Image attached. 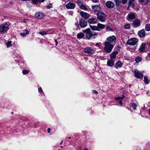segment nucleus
Returning a JSON list of instances; mask_svg holds the SVG:
<instances>
[{"label": "nucleus", "instance_id": "2f4dec72", "mask_svg": "<svg viewBox=\"0 0 150 150\" xmlns=\"http://www.w3.org/2000/svg\"><path fill=\"white\" fill-rule=\"evenodd\" d=\"M80 8L83 10H87V8L84 5H81L80 6Z\"/></svg>", "mask_w": 150, "mask_h": 150}, {"label": "nucleus", "instance_id": "c85d7f7f", "mask_svg": "<svg viewBox=\"0 0 150 150\" xmlns=\"http://www.w3.org/2000/svg\"><path fill=\"white\" fill-rule=\"evenodd\" d=\"M144 83L145 84H148L149 83V81L147 76H145L144 78Z\"/></svg>", "mask_w": 150, "mask_h": 150}, {"label": "nucleus", "instance_id": "bf43d9fd", "mask_svg": "<svg viewBox=\"0 0 150 150\" xmlns=\"http://www.w3.org/2000/svg\"><path fill=\"white\" fill-rule=\"evenodd\" d=\"M71 138V137H69L68 138V139H70Z\"/></svg>", "mask_w": 150, "mask_h": 150}, {"label": "nucleus", "instance_id": "6e6d98bb", "mask_svg": "<svg viewBox=\"0 0 150 150\" xmlns=\"http://www.w3.org/2000/svg\"><path fill=\"white\" fill-rule=\"evenodd\" d=\"M83 150H89L88 149H87V148H85Z\"/></svg>", "mask_w": 150, "mask_h": 150}, {"label": "nucleus", "instance_id": "aec40b11", "mask_svg": "<svg viewBox=\"0 0 150 150\" xmlns=\"http://www.w3.org/2000/svg\"><path fill=\"white\" fill-rule=\"evenodd\" d=\"M92 9L94 11L97 12L99 11L100 9V7L98 5H96L92 6Z\"/></svg>", "mask_w": 150, "mask_h": 150}, {"label": "nucleus", "instance_id": "e433bc0d", "mask_svg": "<svg viewBox=\"0 0 150 150\" xmlns=\"http://www.w3.org/2000/svg\"><path fill=\"white\" fill-rule=\"evenodd\" d=\"M33 3L34 4H36L39 2L38 0H31Z\"/></svg>", "mask_w": 150, "mask_h": 150}, {"label": "nucleus", "instance_id": "a18cd8bd", "mask_svg": "<svg viewBox=\"0 0 150 150\" xmlns=\"http://www.w3.org/2000/svg\"><path fill=\"white\" fill-rule=\"evenodd\" d=\"M28 19H24L23 20V22L25 23H26L27 21H28Z\"/></svg>", "mask_w": 150, "mask_h": 150}, {"label": "nucleus", "instance_id": "cd10ccee", "mask_svg": "<svg viewBox=\"0 0 150 150\" xmlns=\"http://www.w3.org/2000/svg\"><path fill=\"white\" fill-rule=\"evenodd\" d=\"M145 29L146 31L150 30V24H146L145 27Z\"/></svg>", "mask_w": 150, "mask_h": 150}, {"label": "nucleus", "instance_id": "f257e3e1", "mask_svg": "<svg viewBox=\"0 0 150 150\" xmlns=\"http://www.w3.org/2000/svg\"><path fill=\"white\" fill-rule=\"evenodd\" d=\"M83 33L86 35V36L88 40L91 38L95 39L97 36V34L94 32L91 31L90 29H86L83 31Z\"/></svg>", "mask_w": 150, "mask_h": 150}, {"label": "nucleus", "instance_id": "423d86ee", "mask_svg": "<svg viewBox=\"0 0 150 150\" xmlns=\"http://www.w3.org/2000/svg\"><path fill=\"white\" fill-rule=\"evenodd\" d=\"M83 51L85 53L89 54H92L94 53L95 50L93 48L87 47L84 49Z\"/></svg>", "mask_w": 150, "mask_h": 150}, {"label": "nucleus", "instance_id": "c03bdc74", "mask_svg": "<svg viewBox=\"0 0 150 150\" xmlns=\"http://www.w3.org/2000/svg\"><path fill=\"white\" fill-rule=\"evenodd\" d=\"M94 3H97L98 2V0H91Z\"/></svg>", "mask_w": 150, "mask_h": 150}, {"label": "nucleus", "instance_id": "0e129e2a", "mask_svg": "<svg viewBox=\"0 0 150 150\" xmlns=\"http://www.w3.org/2000/svg\"><path fill=\"white\" fill-rule=\"evenodd\" d=\"M149 45H150V42H149Z\"/></svg>", "mask_w": 150, "mask_h": 150}, {"label": "nucleus", "instance_id": "680f3d73", "mask_svg": "<svg viewBox=\"0 0 150 150\" xmlns=\"http://www.w3.org/2000/svg\"><path fill=\"white\" fill-rule=\"evenodd\" d=\"M11 113H12V114H13V112H11Z\"/></svg>", "mask_w": 150, "mask_h": 150}, {"label": "nucleus", "instance_id": "393cba45", "mask_svg": "<svg viewBox=\"0 0 150 150\" xmlns=\"http://www.w3.org/2000/svg\"><path fill=\"white\" fill-rule=\"evenodd\" d=\"M98 27V29H103L105 27V25L99 23L97 24Z\"/></svg>", "mask_w": 150, "mask_h": 150}, {"label": "nucleus", "instance_id": "37998d69", "mask_svg": "<svg viewBox=\"0 0 150 150\" xmlns=\"http://www.w3.org/2000/svg\"><path fill=\"white\" fill-rule=\"evenodd\" d=\"M92 92L93 93H95V94H97L98 93V92L95 90H93Z\"/></svg>", "mask_w": 150, "mask_h": 150}, {"label": "nucleus", "instance_id": "72a5a7b5", "mask_svg": "<svg viewBox=\"0 0 150 150\" xmlns=\"http://www.w3.org/2000/svg\"><path fill=\"white\" fill-rule=\"evenodd\" d=\"M83 2L82 0H77L76 1V3L78 4V5L82 4Z\"/></svg>", "mask_w": 150, "mask_h": 150}, {"label": "nucleus", "instance_id": "7ed1b4c3", "mask_svg": "<svg viewBox=\"0 0 150 150\" xmlns=\"http://www.w3.org/2000/svg\"><path fill=\"white\" fill-rule=\"evenodd\" d=\"M98 19L101 22H105L106 20V15L103 13L99 12L97 13Z\"/></svg>", "mask_w": 150, "mask_h": 150}, {"label": "nucleus", "instance_id": "c9c22d12", "mask_svg": "<svg viewBox=\"0 0 150 150\" xmlns=\"http://www.w3.org/2000/svg\"><path fill=\"white\" fill-rule=\"evenodd\" d=\"M124 28L126 29H129L130 28V25L129 24H127L124 26Z\"/></svg>", "mask_w": 150, "mask_h": 150}, {"label": "nucleus", "instance_id": "6ab92c4d", "mask_svg": "<svg viewBox=\"0 0 150 150\" xmlns=\"http://www.w3.org/2000/svg\"><path fill=\"white\" fill-rule=\"evenodd\" d=\"M88 22L91 24H95L97 22V20L94 18H91L88 20Z\"/></svg>", "mask_w": 150, "mask_h": 150}, {"label": "nucleus", "instance_id": "4d7b16f0", "mask_svg": "<svg viewBox=\"0 0 150 150\" xmlns=\"http://www.w3.org/2000/svg\"><path fill=\"white\" fill-rule=\"evenodd\" d=\"M63 142V141H62V142H60V145L62 144V142Z\"/></svg>", "mask_w": 150, "mask_h": 150}, {"label": "nucleus", "instance_id": "ddd939ff", "mask_svg": "<svg viewBox=\"0 0 150 150\" xmlns=\"http://www.w3.org/2000/svg\"><path fill=\"white\" fill-rule=\"evenodd\" d=\"M81 16L84 18L87 19L90 16V14L86 12L81 11L80 12Z\"/></svg>", "mask_w": 150, "mask_h": 150}, {"label": "nucleus", "instance_id": "864d4df0", "mask_svg": "<svg viewBox=\"0 0 150 150\" xmlns=\"http://www.w3.org/2000/svg\"><path fill=\"white\" fill-rule=\"evenodd\" d=\"M140 2H144L145 0H138Z\"/></svg>", "mask_w": 150, "mask_h": 150}, {"label": "nucleus", "instance_id": "20e7f679", "mask_svg": "<svg viewBox=\"0 0 150 150\" xmlns=\"http://www.w3.org/2000/svg\"><path fill=\"white\" fill-rule=\"evenodd\" d=\"M10 23L9 22H6L4 25H0V31L3 32L7 30L9 28V25Z\"/></svg>", "mask_w": 150, "mask_h": 150}, {"label": "nucleus", "instance_id": "bb28decb", "mask_svg": "<svg viewBox=\"0 0 150 150\" xmlns=\"http://www.w3.org/2000/svg\"><path fill=\"white\" fill-rule=\"evenodd\" d=\"M142 58L140 57H137L135 59V61L136 62L139 63L141 61Z\"/></svg>", "mask_w": 150, "mask_h": 150}, {"label": "nucleus", "instance_id": "79ce46f5", "mask_svg": "<svg viewBox=\"0 0 150 150\" xmlns=\"http://www.w3.org/2000/svg\"><path fill=\"white\" fill-rule=\"evenodd\" d=\"M127 1V0H122V2L123 4L126 3Z\"/></svg>", "mask_w": 150, "mask_h": 150}, {"label": "nucleus", "instance_id": "603ef678", "mask_svg": "<svg viewBox=\"0 0 150 150\" xmlns=\"http://www.w3.org/2000/svg\"><path fill=\"white\" fill-rule=\"evenodd\" d=\"M119 103L120 105H122V103L121 100L120 101Z\"/></svg>", "mask_w": 150, "mask_h": 150}, {"label": "nucleus", "instance_id": "4be33fe9", "mask_svg": "<svg viewBox=\"0 0 150 150\" xmlns=\"http://www.w3.org/2000/svg\"><path fill=\"white\" fill-rule=\"evenodd\" d=\"M117 54L118 52H115L111 53L110 55L111 59L113 60L115 59L116 57V55Z\"/></svg>", "mask_w": 150, "mask_h": 150}, {"label": "nucleus", "instance_id": "5fc2aeb1", "mask_svg": "<svg viewBox=\"0 0 150 150\" xmlns=\"http://www.w3.org/2000/svg\"><path fill=\"white\" fill-rule=\"evenodd\" d=\"M110 28V27L108 26H107L106 27V29L107 30H108V29Z\"/></svg>", "mask_w": 150, "mask_h": 150}, {"label": "nucleus", "instance_id": "e2e57ef3", "mask_svg": "<svg viewBox=\"0 0 150 150\" xmlns=\"http://www.w3.org/2000/svg\"><path fill=\"white\" fill-rule=\"evenodd\" d=\"M149 113L150 114V110H149Z\"/></svg>", "mask_w": 150, "mask_h": 150}, {"label": "nucleus", "instance_id": "ea45409f", "mask_svg": "<svg viewBox=\"0 0 150 150\" xmlns=\"http://www.w3.org/2000/svg\"><path fill=\"white\" fill-rule=\"evenodd\" d=\"M39 33L40 34L42 35H44L47 34V33L45 31L41 32Z\"/></svg>", "mask_w": 150, "mask_h": 150}, {"label": "nucleus", "instance_id": "473e14b6", "mask_svg": "<svg viewBox=\"0 0 150 150\" xmlns=\"http://www.w3.org/2000/svg\"><path fill=\"white\" fill-rule=\"evenodd\" d=\"M6 46L7 47H9L11 46V41H9L6 43Z\"/></svg>", "mask_w": 150, "mask_h": 150}, {"label": "nucleus", "instance_id": "f3484780", "mask_svg": "<svg viewBox=\"0 0 150 150\" xmlns=\"http://www.w3.org/2000/svg\"><path fill=\"white\" fill-rule=\"evenodd\" d=\"M122 64H123L122 62L120 61H118L115 63V68L117 69L121 68L122 67Z\"/></svg>", "mask_w": 150, "mask_h": 150}, {"label": "nucleus", "instance_id": "052dcab7", "mask_svg": "<svg viewBox=\"0 0 150 150\" xmlns=\"http://www.w3.org/2000/svg\"><path fill=\"white\" fill-rule=\"evenodd\" d=\"M98 43H96V45L98 46Z\"/></svg>", "mask_w": 150, "mask_h": 150}, {"label": "nucleus", "instance_id": "0eeeda50", "mask_svg": "<svg viewBox=\"0 0 150 150\" xmlns=\"http://www.w3.org/2000/svg\"><path fill=\"white\" fill-rule=\"evenodd\" d=\"M138 41L137 39L135 38H131L128 40L126 42L127 44L130 45H134Z\"/></svg>", "mask_w": 150, "mask_h": 150}, {"label": "nucleus", "instance_id": "39448f33", "mask_svg": "<svg viewBox=\"0 0 150 150\" xmlns=\"http://www.w3.org/2000/svg\"><path fill=\"white\" fill-rule=\"evenodd\" d=\"M116 38L115 36L113 35L109 37L107 39V41L106 42H108L110 44H112L114 45L116 42Z\"/></svg>", "mask_w": 150, "mask_h": 150}, {"label": "nucleus", "instance_id": "b1692460", "mask_svg": "<svg viewBox=\"0 0 150 150\" xmlns=\"http://www.w3.org/2000/svg\"><path fill=\"white\" fill-rule=\"evenodd\" d=\"M84 36V33H80L78 34L77 35L78 38L81 39Z\"/></svg>", "mask_w": 150, "mask_h": 150}, {"label": "nucleus", "instance_id": "13d9d810", "mask_svg": "<svg viewBox=\"0 0 150 150\" xmlns=\"http://www.w3.org/2000/svg\"><path fill=\"white\" fill-rule=\"evenodd\" d=\"M23 1H29V0H22Z\"/></svg>", "mask_w": 150, "mask_h": 150}, {"label": "nucleus", "instance_id": "f03ea898", "mask_svg": "<svg viewBox=\"0 0 150 150\" xmlns=\"http://www.w3.org/2000/svg\"><path fill=\"white\" fill-rule=\"evenodd\" d=\"M105 47L104 50L107 53H110L112 51L114 45L110 44L108 42H105L104 43Z\"/></svg>", "mask_w": 150, "mask_h": 150}, {"label": "nucleus", "instance_id": "8fccbe9b", "mask_svg": "<svg viewBox=\"0 0 150 150\" xmlns=\"http://www.w3.org/2000/svg\"><path fill=\"white\" fill-rule=\"evenodd\" d=\"M45 0H38L39 2H43Z\"/></svg>", "mask_w": 150, "mask_h": 150}, {"label": "nucleus", "instance_id": "a211bd4d", "mask_svg": "<svg viewBox=\"0 0 150 150\" xmlns=\"http://www.w3.org/2000/svg\"><path fill=\"white\" fill-rule=\"evenodd\" d=\"M138 35L141 38L144 37L145 35V32L144 30H142L139 31Z\"/></svg>", "mask_w": 150, "mask_h": 150}, {"label": "nucleus", "instance_id": "7c9ffc66", "mask_svg": "<svg viewBox=\"0 0 150 150\" xmlns=\"http://www.w3.org/2000/svg\"><path fill=\"white\" fill-rule=\"evenodd\" d=\"M125 96H123L122 97H116L115 98V99L117 100H122Z\"/></svg>", "mask_w": 150, "mask_h": 150}, {"label": "nucleus", "instance_id": "a878e982", "mask_svg": "<svg viewBox=\"0 0 150 150\" xmlns=\"http://www.w3.org/2000/svg\"><path fill=\"white\" fill-rule=\"evenodd\" d=\"M91 28L93 30H98V31H100V29H98V27L97 26H91Z\"/></svg>", "mask_w": 150, "mask_h": 150}, {"label": "nucleus", "instance_id": "412c9836", "mask_svg": "<svg viewBox=\"0 0 150 150\" xmlns=\"http://www.w3.org/2000/svg\"><path fill=\"white\" fill-rule=\"evenodd\" d=\"M29 31L27 29H25L23 31V33H21V35L22 37H25L29 33Z\"/></svg>", "mask_w": 150, "mask_h": 150}, {"label": "nucleus", "instance_id": "3c124183", "mask_svg": "<svg viewBox=\"0 0 150 150\" xmlns=\"http://www.w3.org/2000/svg\"><path fill=\"white\" fill-rule=\"evenodd\" d=\"M55 42L56 43V45H57L58 44V42L57 41V40L56 39H55Z\"/></svg>", "mask_w": 150, "mask_h": 150}, {"label": "nucleus", "instance_id": "f704fd0d", "mask_svg": "<svg viewBox=\"0 0 150 150\" xmlns=\"http://www.w3.org/2000/svg\"><path fill=\"white\" fill-rule=\"evenodd\" d=\"M29 72V71L27 70H23V71L22 73L23 74L25 75L28 74Z\"/></svg>", "mask_w": 150, "mask_h": 150}, {"label": "nucleus", "instance_id": "9b49d317", "mask_svg": "<svg viewBox=\"0 0 150 150\" xmlns=\"http://www.w3.org/2000/svg\"><path fill=\"white\" fill-rule=\"evenodd\" d=\"M79 24L81 27L84 28L87 26V22L83 19H81L79 21Z\"/></svg>", "mask_w": 150, "mask_h": 150}, {"label": "nucleus", "instance_id": "6e6552de", "mask_svg": "<svg viewBox=\"0 0 150 150\" xmlns=\"http://www.w3.org/2000/svg\"><path fill=\"white\" fill-rule=\"evenodd\" d=\"M134 74L135 77L139 79H141L143 77V74L137 69L134 70Z\"/></svg>", "mask_w": 150, "mask_h": 150}, {"label": "nucleus", "instance_id": "4468645a", "mask_svg": "<svg viewBox=\"0 0 150 150\" xmlns=\"http://www.w3.org/2000/svg\"><path fill=\"white\" fill-rule=\"evenodd\" d=\"M132 25L134 28H136L140 25V21L139 19H137L133 22Z\"/></svg>", "mask_w": 150, "mask_h": 150}, {"label": "nucleus", "instance_id": "c756f323", "mask_svg": "<svg viewBox=\"0 0 150 150\" xmlns=\"http://www.w3.org/2000/svg\"><path fill=\"white\" fill-rule=\"evenodd\" d=\"M131 106L134 110H135L137 107L136 105L134 103H133L130 104Z\"/></svg>", "mask_w": 150, "mask_h": 150}, {"label": "nucleus", "instance_id": "f8f14e48", "mask_svg": "<svg viewBox=\"0 0 150 150\" xmlns=\"http://www.w3.org/2000/svg\"><path fill=\"white\" fill-rule=\"evenodd\" d=\"M66 7L67 9H72L75 8V4L73 3H69L66 5Z\"/></svg>", "mask_w": 150, "mask_h": 150}, {"label": "nucleus", "instance_id": "de8ad7c7", "mask_svg": "<svg viewBox=\"0 0 150 150\" xmlns=\"http://www.w3.org/2000/svg\"><path fill=\"white\" fill-rule=\"evenodd\" d=\"M77 150H82V148L81 147H79L77 149Z\"/></svg>", "mask_w": 150, "mask_h": 150}, {"label": "nucleus", "instance_id": "9d476101", "mask_svg": "<svg viewBox=\"0 0 150 150\" xmlns=\"http://www.w3.org/2000/svg\"><path fill=\"white\" fill-rule=\"evenodd\" d=\"M106 7L109 8H113L115 6L114 3L111 1H108L105 3Z\"/></svg>", "mask_w": 150, "mask_h": 150}, {"label": "nucleus", "instance_id": "09e8293b", "mask_svg": "<svg viewBox=\"0 0 150 150\" xmlns=\"http://www.w3.org/2000/svg\"><path fill=\"white\" fill-rule=\"evenodd\" d=\"M50 130H51L50 128H48L47 129V132H48V133H50Z\"/></svg>", "mask_w": 150, "mask_h": 150}, {"label": "nucleus", "instance_id": "2eb2a0df", "mask_svg": "<svg viewBox=\"0 0 150 150\" xmlns=\"http://www.w3.org/2000/svg\"><path fill=\"white\" fill-rule=\"evenodd\" d=\"M35 16L37 18L42 19L44 16V14L41 12H38L35 14Z\"/></svg>", "mask_w": 150, "mask_h": 150}, {"label": "nucleus", "instance_id": "58836bf2", "mask_svg": "<svg viewBox=\"0 0 150 150\" xmlns=\"http://www.w3.org/2000/svg\"><path fill=\"white\" fill-rule=\"evenodd\" d=\"M114 1L116 4V6L119 5L120 4V1L119 0H114Z\"/></svg>", "mask_w": 150, "mask_h": 150}, {"label": "nucleus", "instance_id": "dca6fc26", "mask_svg": "<svg viewBox=\"0 0 150 150\" xmlns=\"http://www.w3.org/2000/svg\"><path fill=\"white\" fill-rule=\"evenodd\" d=\"M145 49V44L144 43H142L140 46L139 51L140 52H144Z\"/></svg>", "mask_w": 150, "mask_h": 150}, {"label": "nucleus", "instance_id": "a19ab883", "mask_svg": "<svg viewBox=\"0 0 150 150\" xmlns=\"http://www.w3.org/2000/svg\"><path fill=\"white\" fill-rule=\"evenodd\" d=\"M38 91L40 93H43L42 89L40 87L38 89Z\"/></svg>", "mask_w": 150, "mask_h": 150}, {"label": "nucleus", "instance_id": "1a4fd4ad", "mask_svg": "<svg viewBox=\"0 0 150 150\" xmlns=\"http://www.w3.org/2000/svg\"><path fill=\"white\" fill-rule=\"evenodd\" d=\"M136 14L134 13H130L129 14L127 17V19L128 21L130 20H133L136 18Z\"/></svg>", "mask_w": 150, "mask_h": 150}, {"label": "nucleus", "instance_id": "49530a36", "mask_svg": "<svg viewBox=\"0 0 150 150\" xmlns=\"http://www.w3.org/2000/svg\"><path fill=\"white\" fill-rule=\"evenodd\" d=\"M69 15H71L73 14V11H70L69 12Z\"/></svg>", "mask_w": 150, "mask_h": 150}, {"label": "nucleus", "instance_id": "4c0bfd02", "mask_svg": "<svg viewBox=\"0 0 150 150\" xmlns=\"http://www.w3.org/2000/svg\"><path fill=\"white\" fill-rule=\"evenodd\" d=\"M135 0H129V6H130L132 5L133 3L134 2Z\"/></svg>", "mask_w": 150, "mask_h": 150}, {"label": "nucleus", "instance_id": "69168bd1", "mask_svg": "<svg viewBox=\"0 0 150 150\" xmlns=\"http://www.w3.org/2000/svg\"><path fill=\"white\" fill-rule=\"evenodd\" d=\"M48 8H50V7H49L48 6Z\"/></svg>", "mask_w": 150, "mask_h": 150}, {"label": "nucleus", "instance_id": "5701e85b", "mask_svg": "<svg viewBox=\"0 0 150 150\" xmlns=\"http://www.w3.org/2000/svg\"><path fill=\"white\" fill-rule=\"evenodd\" d=\"M114 62L112 60H108L107 64L108 66L110 67H112L114 64Z\"/></svg>", "mask_w": 150, "mask_h": 150}]
</instances>
